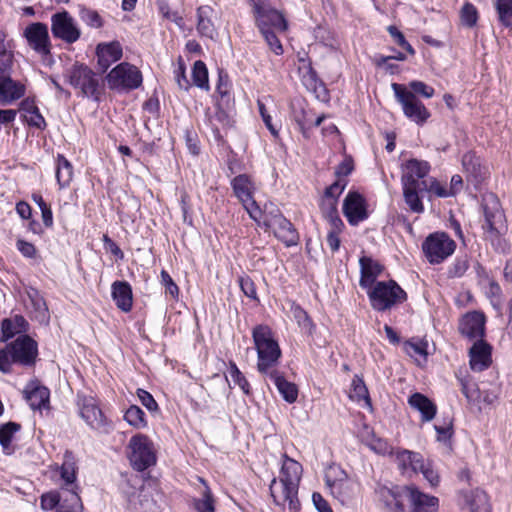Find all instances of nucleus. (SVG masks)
Listing matches in <instances>:
<instances>
[{"label": "nucleus", "mask_w": 512, "mask_h": 512, "mask_svg": "<svg viewBox=\"0 0 512 512\" xmlns=\"http://www.w3.org/2000/svg\"><path fill=\"white\" fill-rule=\"evenodd\" d=\"M421 247L427 261L436 265L441 264L454 253L456 243L445 232H434L425 238Z\"/></svg>", "instance_id": "12"}, {"label": "nucleus", "mask_w": 512, "mask_h": 512, "mask_svg": "<svg viewBox=\"0 0 512 512\" xmlns=\"http://www.w3.org/2000/svg\"><path fill=\"white\" fill-rule=\"evenodd\" d=\"M28 298L33 308L35 318L44 321L49 318L48 308L44 298L40 295L39 291L32 289L28 292Z\"/></svg>", "instance_id": "43"}, {"label": "nucleus", "mask_w": 512, "mask_h": 512, "mask_svg": "<svg viewBox=\"0 0 512 512\" xmlns=\"http://www.w3.org/2000/svg\"><path fill=\"white\" fill-rule=\"evenodd\" d=\"M29 330V322L20 314L4 318L0 322V342L7 343L15 336L28 334Z\"/></svg>", "instance_id": "26"}, {"label": "nucleus", "mask_w": 512, "mask_h": 512, "mask_svg": "<svg viewBox=\"0 0 512 512\" xmlns=\"http://www.w3.org/2000/svg\"><path fill=\"white\" fill-rule=\"evenodd\" d=\"M408 404L411 408L420 413L422 422H430L436 416L437 406L432 400L422 393H413L408 398Z\"/></svg>", "instance_id": "33"}, {"label": "nucleus", "mask_w": 512, "mask_h": 512, "mask_svg": "<svg viewBox=\"0 0 512 512\" xmlns=\"http://www.w3.org/2000/svg\"><path fill=\"white\" fill-rule=\"evenodd\" d=\"M230 184L235 197L242 203L249 216L261 225L259 220L262 211L254 200L255 185L251 177L247 174H239L231 180Z\"/></svg>", "instance_id": "16"}, {"label": "nucleus", "mask_w": 512, "mask_h": 512, "mask_svg": "<svg viewBox=\"0 0 512 512\" xmlns=\"http://www.w3.org/2000/svg\"><path fill=\"white\" fill-rule=\"evenodd\" d=\"M257 26L260 32H269L276 29L284 32L287 30L288 24L283 14L275 9L258 10Z\"/></svg>", "instance_id": "30"}, {"label": "nucleus", "mask_w": 512, "mask_h": 512, "mask_svg": "<svg viewBox=\"0 0 512 512\" xmlns=\"http://www.w3.org/2000/svg\"><path fill=\"white\" fill-rule=\"evenodd\" d=\"M199 481L203 489L200 491L201 497L192 500L194 509L197 512H215V498L210 487L203 478H199Z\"/></svg>", "instance_id": "38"}, {"label": "nucleus", "mask_w": 512, "mask_h": 512, "mask_svg": "<svg viewBox=\"0 0 512 512\" xmlns=\"http://www.w3.org/2000/svg\"><path fill=\"white\" fill-rule=\"evenodd\" d=\"M141 404L146 407L150 412H156L159 409L157 402L154 397L144 389H137L136 392Z\"/></svg>", "instance_id": "63"}, {"label": "nucleus", "mask_w": 512, "mask_h": 512, "mask_svg": "<svg viewBox=\"0 0 512 512\" xmlns=\"http://www.w3.org/2000/svg\"><path fill=\"white\" fill-rule=\"evenodd\" d=\"M24 36L35 52L42 56L50 54L51 43L46 24L36 22L28 25L24 30Z\"/></svg>", "instance_id": "21"}, {"label": "nucleus", "mask_w": 512, "mask_h": 512, "mask_svg": "<svg viewBox=\"0 0 512 512\" xmlns=\"http://www.w3.org/2000/svg\"><path fill=\"white\" fill-rule=\"evenodd\" d=\"M469 268V258L467 255L458 256L447 268V277L450 279L461 278Z\"/></svg>", "instance_id": "47"}, {"label": "nucleus", "mask_w": 512, "mask_h": 512, "mask_svg": "<svg viewBox=\"0 0 512 512\" xmlns=\"http://www.w3.org/2000/svg\"><path fill=\"white\" fill-rule=\"evenodd\" d=\"M486 318L482 312L466 313L459 321L458 330L461 336L469 341L484 339Z\"/></svg>", "instance_id": "20"}, {"label": "nucleus", "mask_w": 512, "mask_h": 512, "mask_svg": "<svg viewBox=\"0 0 512 512\" xmlns=\"http://www.w3.org/2000/svg\"><path fill=\"white\" fill-rule=\"evenodd\" d=\"M468 354L469 365L474 372H482L492 363V346L484 339L475 341Z\"/></svg>", "instance_id": "23"}, {"label": "nucleus", "mask_w": 512, "mask_h": 512, "mask_svg": "<svg viewBox=\"0 0 512 512\" xmlns=\"http://www.w3.org/2000/svg\"><path fill=\"white\" fill-rule=\"evenodd\" d=\"M409 90L414 93V95H421L424 98H432L434 96L435 90L432 86L427 85L426 83L418 80L411 81L409 83Z\"/></svg>", "instance_id": "57"}, {"label": "nucleus", "mask_w": 512, "mask_h": 512, "mask_svg": "<svg viewBox=\"0 0 512 512\" xmlns=\"http://www.w3.org/2000/svg\"><path fill=\"white\" fill-rule=\"evenodd\" d=\"M419 473H422L425 480L430 484L431 487H437L440 482L438 472L432 467L430 462L424 461L423 468H420Z\"/></svg>", "instance_id": "59"}, {"label": "nucleus", "mask_w": 512, "mask_h": 512, "mask_svg": "<svg viewBox=\"0 0 512 512\" xmlns=\"http://www.w3.org/2000/svg\"><path fill=\"white\" fill-rule=\"evenodd\" d=\"M293 316L297 321L298 325L304 331H306L310 335L313 334L316 326L303 308H301L300 306H295L293 308Z\"/></svg>", "instance_id": "51"}, {"label": "nucleus", "mask_w": 512, "mask_h": 512, "mask_svg": "<svg viewBox=\"0 0 512 512\" xmlns=\"http://www.w3.org/2000/svg\"><path fill=\"white\" fill-rule=\"evenodd\" d=\"M402 187L405 202L409 206L410 210L415 213H422L424 211V206L419 197V193L425 192V189L413 185H402Z\"/></svg>", "instance_id": "41"}, {"label": "nucleus", "mask_w": 512, "mask_h": 512, "mask_svg": "<svg viewBox=\"0 0 512 512\" xmlns=\"http://www.w3.org/2000/svg\"><path fill=\"white\" fill-rule=\"evenodd\" d=\"M16 248L21 253V255L28 259H35L38 256V252L34 244L28 242L24 239H17Z\"/></svg>", "instance_id": "60"}, {"label": "nucleus", "mask_w": 512, "mask_h": 512, "mask_svg": "<svg viewBox=\"0 0 512 512\" xmlns=\"http://www.w3.org/2000/svg\"><path fill=\"white\" fill-rule=\"evenodd\" d=\"M482 208L485 220L483 229L493 245L496 242L500 244L501 236L507 231V224L499 199L492 193L483 196Z\"/></svg>", "instance_id": "7"}, {"label": "nucleus", "mask_w": 512, "mask_h": 512, "mask_svg": "<svg viewBox=\"0 0 512 512\" xmlns=\"http://www.w3.org/2000/svg\"><path fill=\"white\" fill-rule=\"evenodd\" d=\"M265 376H267L274 383L278 392L286 402L294 403L297 400V386L294 383L287 381L281 372L274 370Z\"/></svg>", "instance_id": "35"}, {"label": "nucleus", "mask_w": 512, "mask_h": 512, "mask_svg": "<svg viewBox=\"0 0 512 512\" xmlns=\"http://www.w3.org/2000/svg\"><path fill=\"white\" fill-rule=\"evenodd\" d=\"M496 10L500 22L505 27H512V0H496Z\"/></svg>", "instance_id": "50"}, {"label": "nucleus", "mask_w": 512, "mask_h": 512, "mask_svg": "<svg viewBox=\"0 0 512 512\" xmlns=\"http://www.w3.org/2000/svg\"><path fill=\"white\" fill-rule=\"evenodd\" d=\"M23 120L31 127L44 130L47 126V123L40 113L39 108L30 111V114H23Z\"/></svg>", "instance_id": "56"}, {"label": "nucleus", "mask_w": 512, "mask_h": 512, "mask_svg": "<svg viewBox=\"0 0 512 512\" xmlns=\"http://www.w3.org/2000/svg\"><path fill=\"white\" fill-rule=\"evenodd\" d=\"M155 489L141 486L140 489L128 480L122 487V493L126 498L127 507L137 512H159L160 505L154 498Z\"/></svg>", "instance_id": "15"}, {"label": "nucleus", "mask_w": 512, "mask_h": 512, "mask_svg": "<svg viewBox=\"0 0 512 512\" xmlns=\"http://www.w3.org/2000/svg\"><path fill=\"white\" fill-rule=\"evenodd\" d=\"M424 191L433 193L436 196L442 198L451 197L448 188L443 186L435 178H430L427 180V188Z\"/></svg>", "instance_id": "64"}, {"label": "nucleus", "mask_w": 512, "mask_h": 512, "mask_svg": "<svg viewBox=\"0 0 512 512\" xmlns=\"http://www.w3.org/2000/svg\"><path fill=\"white\" fill-rule=\"evenodd\" d=\"M343 213L350 225H358L368 218L363 197L356 192H349L344 199Z\"/></svg>", "instance_id": "24"}, {"label": "nucleus", "mask_w": 512, "mask_h": 512, "mask_svg": "<svg viewBox=\"0 0 512 512\" xmlns=\"http://www.w3.org/2000/svg\"><path fill=\"white\" fill-rule=\"evenodd\" d=\"M65 77L78 95L98 101L100 98V80L97 74L85 64L75 63L67 70Z\"/></svg>", "instance_id": "8"}, {"label": "nucleus", "mask_w": 512, "mask_h": 512, "mask_svg": "<svg viewBox=\"0 0 512 512\" xmlns=\"http://www.w3.org/2000/svg\"><path fill=\"white\" fill-rule=\"evenodd\" d=\"M229 374L234 384L238 385L246 395H249L250 384L234 362L230 363Z\"/></svg>", "instance_id": "53"}, {"label": "nucleus", "mask_w": 512, "mask_h": 512, "mask_svg": "<svg viewBox=\"0 0 512 512\" xmlns=\"http://www.w3.org/2000/svg\"><path fill=\"white\" fill-rule=\"evenodd\" d=\"M350 398L355 401H365L371 407V400L369 397L368 389L365 385L363 378L359 375H354L351 383Z\"/></svg>", "instance_id": "44"}, {"label": "nucleus", "mask_w": 512, "mask_h": 512, "mask_svg": "<svg viewBox=\"0 0 512 512\" xmlns=\"http://www.w3.org/2000/svg\"><path fill=\"white\" fill-rule=\"evenodd\" d=\"M434 429L437 433V441L447 443L453 435L452 420L448 419L444 425H435Z\"/></svg>", "instance_id": "62"}, {"label": "nucleus", "mask_w": 512, "mask_h": 512, "mask_svg": "<svg viewBox=\"0 0 512 512\" xmlns=\"http://www.w3.org/2000/svg\"><path fill=\"white\" fill-rule=\"evenodd\" d=\"M105 80L110 90L129 92L142 85L141 71L133 64L121 62L106 75Z\"/></svg>", "instance_id": "9"}, {"label": "nucleus", "mask_w": 512, "mask_h": 512, "mask_svg": "<svg viewBox=\"0 0 512 512\" xmlns=\"http://www.w3.org/2000/svg\"><path fill=\"white\" fill-rule=\"evenodd\" d=\"M370 306L377 312H385L407 300V293L394 280L378 281L366 290Z\"/></svg>", "instance_id": "6"}, {"label": "nucleus", "mask_w": 512, "mask_h": 512, "mask_svg": "<svg viewBox=\"0 0 512 512\" xmlns=\"http://www.w3.org/2000/svg\"><path fill=\"white\" fill-rule=\"evenodd\" d=\"M192 79L195 86L205 90L209 89L208 70L203 61L198 60L194 63Z\"/></svg>", "instance_id": "46"}, {"label": "nucleus", "mask_w": 512, "mask_h": 512, "mask_svg": "<svg viewBox=\"0 0 512 512\" xmlns=\"http://www.w3.org/2000/svg\"><path fill=\"white\" fill-rule=\"evenodd\" d=\"M51 32L54 38L67 44H73L81 37V30L76 20L66 10L51 16Z\"/></svg>", "instance_id": "18"}, {"label": "nucleus", "mask_w": 512, "mask_h": 512, "mask_svg": "<svg viewBox=\"0 0 512 512\" xmlns=\"http://www.w3.org/2000/svg\"><path fill=\"white\" fill-rule=\"evenodd\" d=\"M80 19L91 28H101L104 24L102 17L95 10L80 6L79 8Z\"/></svg>", "instance_id": "49"}, {"label": "nucleus", "mask_w": 512, "mask_h": 512, "mask_svg": "<svg viewBox=\"0 0 512 512\" xmlns=\"http://www.w3.org/2000/svg\"><path fill=\"white\" fill-rule=\"evenodd\" d=\"M375 494L386 512H406V497L410 501L411 512H437L439 509V499L420 491L415 485L387 487L378 484Z\"/></svg>", "instance_id": "1"}, {"label": "nucleus", "mask_w": 512, "mask_h": 512, "mask_svg": "<svg viewBox=\"0 0 512 512\" xmlns=\"http://www.w3.org/2000/svg\"><path fill=\"white\" fill-rule=\"evenodd\" d=\"M302 473V465L287 454H283L279 481L273 478L269 486L276 505L284 507L288 503L289 510L296 512L300 509L298 489Z\"/></svg>", "instance_id": "2"}, {"label": "nucleus", "mask_w": 512, "mask_h": 512, "mask_svg": "<svg viewBox=\"0 0 512 512\" xmlns=\"http://www.w3.org/2000/svg\"><path fill=\"white\" fill-rule=\"evenodd\" d=\"M396 101L401 105L403 114L417 125H423L431 116L426 106L405 85L392 83Z\"/></svg>", "instance_id": "10"}, {"label": "nucleus", "mask_w": 512, "mask_h": 512, "mask_svg": "<svg viewBox=\"0 0 512 512\" xmlns=\"http://www.w3.org/2000/svg\"><path fill=\"white\" fill-rule=\"evenodd\" d=\"M460 17L464 26L472 28L477 24L478 11L472 3L466 2L461 8Z\"/></svg>", "instance_id": "52"}, {"label": "nucleus", "mask_w": 512, "mask_h": 512, "mask_svg": "<svg viewBox=\"0 0 512 512\" xmlns=\"http://www.w3.org/2000/svg\"><path fill=\"white\" fill-rule=\"evenodd\" d=\"M77 406L80 417L91 429L103 434H109L113 430L112 421L105 416L95 398L78 395Z\"/></svg>", "instance_id": "11"}, {"label": "nucleus", "mask_w": 512, "mask_h": 512, "mask_svg": "<svg viewBox=\"0 0 512 512\" xmlns=\"http://www.w3.org/2000/svg\"><path fill=\"white\" fill-rule=\"evenodd\" d=\"M111 296L116 306L123 312H129L133 305L132 287L126 281H115L111 285Z\"/></svg>", "instance_id": "32"}, {"label": "nucleus", "mask_w": 512, "mask_h": 512, "mask_svg": "<svg viewBox=\"0 0 512 512\" xmlns=\"http://www.w3.org/2000/svg\"><path fill=\"white\" fill-rule=\"evenodd\" d=\"M427 347L428 342L422 339H411L404 344V349L409 356H420L423 357L424 360H426L428 355Z\"/></svg>", "instance_id": "48"}, {"label": "nucleus", "mask_w": 512, "mask_h": 512, "mask_svg": "<svg viewBox=\"0 0 512 512\" xmlns=\"http://www.w3.org/2000/svg\"><path fill=\"white\" fill-rule=\"evenodd\" d=\"M390 454L394 456L397 468L404 476L411 477L418 474L420 468H423L425 459L418 452L397 448L391 450Z\"/></svg>", "instance_id": "22"}, {"label": "nucleus", "mask_w": 512, "mask_h": 512, "mask_svg": "<svg viewBox=\"0 0 512 512\" xmlns=\"http://www.w3.org/2000/svg\"><path fill=\"white\" fill-rule=\"evenodd\" d=\"M23 395L33 410H42L49 406L50 391L47 387L41 385L37 379L26 384Z\"/></svg>", "instance_id": "25"}, {"label": "nucleus", "mask_w": 512, "mask_h": 512, "mask_svg": "<svg viewBox=\"0 0 512 512\" xmlns=\"http://www.w3.org/2000/svg\"><path fill=\"white\" fill-rule=\"evenodd\" d=\"M196 30L200 37L215 40L218 36L214 18L215 11L209 5L199 6L196 10Z\"/></svg>", "instance_id": "27"}, {"label": "nucleus", "mask_w": 512, "mask_h": 512, "mask_svg": "<svg viewBox=\"0 0 512 512\" xmlns=\"http://www.w3.org/2000/svg\"><path fill=\"white\" fill-rule=\"evenodd\" d=\"M326 485L341 504L348 505L355 498L358 485L340 468H332L326 474Z\"/></svg>", "instance_id": "17"}, {"label": "nucleus", "mask_w": 512, "mask_h": 512, "mask_svg": "<svg viewBox=\"0 0 512 512\" xmlns=\"http://www.w3.org/2000/svg\"><path fill=\"white\" fill-rule=\"evenodd\" d=\"M124 420L136 429H143L147 426L145 412L137 405H131L124 414Z\"/></svg>", "instance_id": "45"}, {"label": "nucleus", "mask_w": 512, "mask_h": 512, "mask_svg": "<svg viewBox=\"0 0 512 512\" xmlns=\"http://www.w3.org/2000/svg\"><path fill=\"white\" fill-rule=\"evenodd\" d=\"M462 165L469 180L476 186L480 184L487 175V168L482 165L481 160L474 153H466L462 157Z\"/></svg>", "instance_id": "34"}, {"label": "nucleus", "mask_w": 512, "mask_h": 512, "mask_svg": "<svg viewBox=\"0 0 512 512\" xmlns=\"http://www.w3.org/2000/svg\"><path fill=\"white\" fill-rule=\"evenodd\" d=\"M20 429L21 425L12 421L0 425V445L4 454L11 455L14 452L12 440Z\"/></svg>", "instance_id": "39"}, {"label": "nucleus", "mask_w": 512, "mask_h": 512, "mask_svg": "<svg viewBox=\"0 0 512 512\" xmlns=\"http://www.w3.org/2000/svg\"><path fill=\"white\" fill-rule=\"evenodd\" d=\"M261 217L262 225L272 230L275 237L287 247L296 246L299 242V234L293 224L286 219L278 209L265 210Z\"/></svg>", "instance_id": "13"}, {"label": "nucleus", "mask_w": 512, "mask_h": 512, "mask_svg": "<svg viewBox=\"0 0 512 512\" xmlns=\"http://www.w3.org/2000/svg\"><path fill=\"white\" fill-rule=\"evenodd\" d=\"M66 494L63 491H51L41 496L40 506L43 510L49 511L57 508L56 511L62 506L66 505V509H69V502H64Z\"/></svg>", "instance_id": "42"}, {"label": "nucleus", "mask_w": 512, "mask_h": 512, "mask_svg": "<svg viewBox=\"0 0 512 512\" xmlns=\"http://www.w3.org/2000/svg\"><path fill=\"white\" fill-rule=\"evenodd\" d=\"M462 497L470 512H490L488 495L483 490L465 491Z\"/></svg>", "instance_id": "36"}, {"label": "nucleus", "mask_w": 512, "mask_h": 512, "mask_svg": "<svg viewBox=\"0 0 512 512\" xmlns=\"http://www.w3.org/2000/svg\"><path fill=\"white\" fill-rule=\"evenodd\" d=\"M360 266V279L359 286L363 290H367L370 287L374 286L377 281V278L383 272V266L372 257L362 256L359 259Z\"/></svg>", "instance_id": "28"}, {"label": "nucleus", "mask_w": 512, "mask_h": 512, "mask_svg": "<svg viewBox=\"0 0 512 512\" xmlns=\"http://www.w3.org/2000/svg\"><path fill=\"white\" fill-rule=\"evenodd\" d=\"M39 356L38 343L28 334L20 335L0 349V371L13 372V367L34 368Z\"/></svg>", "instance_id": "3"}, {"label": "nucleus", "mask_w": 512, "mask_h": 512, "mask_svg": "<svg viewBox=\"0 0 512 512\" xmlns=\"http://www.w3.org/2000/svg\"><path fill=\"white\" fill-rule=\"evenodd\" d=\"M96 55L100 69L105 72L113 63L122 58L123 49L118 41L103 42L97 45Z\"/></svg>", "instance_id": "29"}, {"label": "nucleus", "mask_w": 512, "mask_h": 512, "mask_svg": "<svg viewBox=\"0 0 512 512\" xmlns=\"http://www.w3.org/2000/svg\"><path fill=\"white\" fill-rule=\"evenodd\" d=\"M60 476V490L66 494L64 502H69V509L62 505L57 512H82L83 504L79 495V486L77 484L78 466L74 454L66 451L63 456V462L56 467Z\"/></svg>", "instance_id": "4"}, {"label": "nucleus", "mask_w": 512, "mask_h": 512, "mask_svg": "<svg viewBox=\"0 0 512 512\" xmlns=\"http://www.w3.org/2000/svg\"><path fill=\"white\" fill-rule=\"evenodd\" d=\"M252 338L257 351V368L261 374H268L275 369L281 357V349L274 339L273 332L268 325L259 324L252 330Z\"/></svg>", "instance_id": "5"}, {"label": "nucleus", "mask_w": 512, "mask_h": 512, "mask_svg": "<svg viewBox=\"0 0 512 512\" xmlns=\"http://www.w3.org/2000/svg\"><path fill=\"white\" fill-rule=\"evenodd\" d=\"M387 31L399 46H401L409 54H411V55L415 54L414 48L411 46V44L409 42H407L403 33L401 31H399L396 26H393V25L388 26Z\"/></svg>", "instance_id": "58"}, {"label": "nucleus", "mask_w": 512, "mask_h": 512, "mask_svg": "<svg viewBox=\"0 0 512 512\" xmlns=\"http://www.w3.org/2000/svg\"><path fill=\"white\" fill-rule=\"evenodd\" d=\"M430 171V164L427 161L410 159L402 166V185L418 186L419 188H427V180L425 177Z\"/></svg>", "instance_id": "19"}, {"label": "nucleus", "mask_w": 512, "mask_h": 512, "mask_svg": "<svg viewBox=\"0 0 512 512\" xmlns=\"http://www.w3.org/2000/svg\"><path fill=\"white\" fill-rule=\"evenodd\" d=\"M25 94V86L10 76H0V105H7Z\"/></svg>", "instance_id": "31"}, {"label": "nucleus", "mask_w": 512, "mask_h": 512, "mask_svg": "<svg viewBox=\"0 0 512 512\" xmlns=\"http://www.w3.org/2000/svg\"><path fill=\"white\" fill-rule=\"evenodd\" d=\"M160 276L161 283L165 287V293L169 294L172 298H177L179 295V288L173 281L170 274L166 270H162Z\"/></svg>", "instance_id": "61"}, {"label": "nucleus", "mask_w": 512, "mask_h": 512, "mask_svg": "<svg viewBox=\"0 0 512 512\" xmlns=\"http://www.w3.org/2000/svg\"><path fill=\"white\" fill-rule=\"evenodd\" d=\"M128 458L137 471H144L156 463V455L151 440L144 434L131 437L128 444Z\"/></svg>", "instance_id": "14"}, {"label": "nucleus", "mask_w": 512, "mask_h": 512, "mask_svg": "<svg viewBox=\"0 0 512 512\" xmlns=\"http://www.w3.org/2000/svg\"><path fill=\"white\" fill-rule=\"evenodd\" d=\"M482 287L484 288L485 294L490 299L493 306L499 305L502 295L500 285L494 279H491Z\"/></svg>", "instance_id": "55"}, {"label": "nucleus", "mask_w": 512, "mask_h": 512, "mask_svg": "<svg viewBox=\"0 0 512 512\" xmlns=\"http://www.w3.org/2000/svg\"><path fill=\"white\" fill-rule=\"evenodd\" d=\"M237 281H238L241 291L243 292V294L246 297H248L254 301H259L255 283L248 275L244 274V275L239 276Z\"/></svg>", "instance_id": "54"}, {"label": "nucleus", "mask_w": 512, "mask_h": 512, "mask_svg": "<svg viewBox=\"0 0 512 512\" xmlns=\"http://www.w3.org/2000/svg\"><path fill=\"white\" fill-rule=\"evenodd\" d=\"M312 116V111L305 109V107L302 104H299L298 106H292L293 120L296 122L301 133L305 137L308 136V133L312 128Z\"/></svg>", "instance_id": "40"}, {"label": "nucleus", "mask_w": 512, "mask_h": 512, "mask_svg": "<svg viewBox=\"0 0 512 512\" xmlns=\"http://www.w3.org/2000/svg\"><path fill=\"white\" fill-rule=\"evenodd\" d=\"M55 176L60 189L67 188L73 178V166L62 154H58L56 157Z\"/></svg>", "instance_id": "37"}]
</instances>
